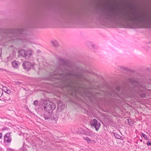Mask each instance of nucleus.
Here are the masks:
<instances>
[{"instance_id": "obj_1", "label": "nucleus", "mask_w": 151, "mask_h": 151, "mask_svg": "<svg viewBox=\"0 0 151 151\" xmlns=\"http://www.w3.org/2000/svg\"><path fill=\"white\" fill-rule=\"evenodd\" d=\"M104 15L106 19L114 21L123 20L137 22L141 28H151V15L147 13L137 11L125 12L123 10L116 11L110 8L105 11Z\"/></svg>"}, {"instance_id": "obj_2", "label": "nucleus", "mask_w": 151, "mask_h": 151, "mask_svg": "<svg viewBox=\"0 0 151 151\" xmlns=\"http://www.w3.org/2000/svg\"><path fill=\"white\" fill-rule=\"evenodd\" d=\"M43 103L44 104L42 106V109H44V110L46 111L50 112L52 111L56 107V106L54 103L50 102H48L45 101H43Z\"/></svg>"}, {"instance_id": "obj_3", "label": "nucleus", "mask_w": 151, "mask_h": 151, "mask_svg": "<svg viewBox=\"0 0 151 151\" xmlns=\"http://www.w3.org/2000/svg\"><path fill=\"white\" fill-rule=\"evenodd\" d=\"M23 57L27 59L29 58L33 53V51L31 50H22L20 51Z\"/></svg>"}, {"instance_id": "obj_4", "label": "nucleus", "mask_w": 151, "mask_h": 151, "mask_svg": "<svg viewBox=\"0 0 151 151\" xmlns=\"http://www.w3.org/2000/svg\"><path fill=\"white\" fill-rule=\"evenodd\" d=\"M34 65V64L31 63L29 61H25L23 62L22 66L25 69L29 70L33 67Z\"/></svg>"}, {"instance_id": "obj_5", "label": "nucleus", "mask_w": 151, "mask_h": 151, "mask_svg": "<svg viewBox=\"0 0 151 151\" xmlns=\"http://www.w3.org/2000/svg\"><path fill=\"white\" fill-rule=\"evenodd\" d=\"M91 125L92 127H94L97 131L100 127V123L96 119H93L91 122Z\"/></svg>"}, {"instance_id": "obj_6", "label": "nucleus", "mask_w": 151, "mask_h": 151, "mask_svg": "<svg viewBox=\"0 0 151 151\" xmlns=\"http://www.w3.org/2000/svg\"><path fill=\"white\" fill-rule=\"evenodd\" d=\"M12 139L11 137L10 133L8 132L4 136V142L8 144L10 143L12 141Z\"/></svg>"}, {"instance_id": "obj_7", "label": "nucleus", "mask_w": 151, "mask_h": 151, "mask_svg": "<svg viewBox=\"0 0 151 151\" xmlns=\"http://www.w3.org/2000/svg\"><path fill=\"white\" fill-rule=\"evenodd\" d=\"M83 139L86 140L88 143L92 144L96 143V140L90 139L88 137H84Z\"/></svg>"}, {"instance_id": "obj_8", "label": "nucleus", "mask_w": 151, "mask_h": 151, "mask_svg": "<svg viewBox=\"0 0 151 151\" xmlns=\"http://www.w3.org/2000/svg\"><path fill=\"white\" fill-rule=\"evenodd\" d=\"M20 63L18 61H14L12 62V65L13 67L15 68H17Z\"/></svg>"}, {"instance_id": "obj_9", "label": "nucleus", "mask_w": 151, "mask_h": 151, "mask_svg": "<svg viewBox=\"0 0 151 151\" xmlns=\"http://www.w3.org/2000/svg\"><path fill=\"white\" fill-rule=\"evenodd\" d=\"M51 113L50 112L45 111L44 115V116L45 119H48L50 117Z\"/></svg>"}, {"instance_id": "obj_10", "label": "nucleus", "mask_w": 151, "mask_h": 151, "mask_svg": "<svg viewBox=\"0 0 151 151\" xmlns=\"http://www.w3.org/2000/svg\"><path fill=\"white\" fill-rule=\"evenodd\" d=\"M61 63H63L64 65L69 66V62L67 60H64L62 59L61 60Z\"/></svg>"}, {"instance_id": "obj_11", "label": "nucleus", "mask_w": 151, "mask_h": 151, "mask_svg": "<svg viewBox=\"0 0 151 151\" xmlns=\"http://www.w3.org/2000/svg\"><path fill=\"white\" fill-rule=\"evenodd\" d=\"M14 32H16L17 33L19 34V35H22L24 32V31L22 29H14Z\"/></svg>"}, {"instance_id": "obj_12", "label": "nucleus", "mask_w": 151, "mask_h": 151, "mask_svg": "<svg viewBox=\"0 0 151 151\" xmlns=\"http://www.w3.org/2000/svg\"><path fill=\"white\" fill-rule=\"evenodd\" d=\"M113 134H114V136L116 138L119 139L121 137L119 134H116L114 132H113Z\"/></svg>"}, {"instance_id": "obj_13", "label": "nucleus", "mask_w": 151, "mask_h": 151, "mask_svg": "<svg viewBox=\"0 0 151 151\" xmlns=\"http://www.w3.org/2000/svg\"><path fill=\"white\" fill-rule=\"evenodd\" d=\"M62 104L61 103H59L58 105V108L59 109L62 110Z\"/></svg>"}, {"instance_id": "obj_14", "label": "nucleus", "mask_w": 151, "mask_h": 151, "mask_svg": "<svg viewBox=\"0 0 151 151\" xmlns=\"http://www.w3.org/2000/svg\"><path fill=\"white\" fill-rule=\"evenodd\" d=\"M139 94L140 97L142 98H145L146 97L144 93H139Z\"/></svg>"}, {"instance_id": "obj_15", "label": "nucleus", "mask_w": 151, "mask_h": 151, "mask_svg": "<svg viewBox=\"0 0 151 151\" xmlns=\"http://www.w3.org/2000/svg\"><path fill=\"white\" fill-rule=\"evenodd\" d=\"M52 44L55 46H56L58 45V42L56 41H52Z\"/></svg>"}, {"instance_id": "obj_16", "label": "nucleus", "mask_w": 151, "mask_h": 151, "mask_svg": "<svg viewBox=\"0 0 151 151\" xmlns=\"http://www.w3.org/2000/svg\"><path fill=\"white\" fill-rule=\"evenodd\" d=\"M142 133V136L145 138V139H147V136L145 135V134L143 133Z\"/></svg>"}, {"instance_id": "obj_17", "label": "nucleus", "mask_w": 151, "mask_h": 151, "mask_svg": "<svg viewBox=\"0 0 151 151\" xmlns=\"http://www.w3.org/2000/svg\"><path fill=\"white\" fill-rule=\"evenodd\" d=\"M4 91L5 93L7 94H9L11 93V91L9 89H6V90Z\"/></svg>"}, {"instance_id": "obj_18", "label": "nucleus", "mask_w": 151, "mask_h": 151, "mask_svg": "<svg viewBox=\"0 0 151 151\" xmlns=\"http://www.w3.org/2000/svg\"><path fill=\"white\" fill-rule=\"evenodd\" d=\"M33 104L36 106H37L38 104V101H37L35 100Z\"/></svg>"}, {"instance_id": "obj_19", "label": "nucleus", "mask_w": 151, "mask_h": 151, "mask_svg": "<svg viewBox=\"0 0 151 151\" xmlns=\"http://www.w3.org/2000/svg\"><path fill=\"white\" fill-rule=\"evenodd\" d=\"M7 151H14V150H13L10 148H7Z\"/></svg>"}, {"instance_id": "obj_20", "label": "nucleus", "mask_w": 151, "mask_h": 151, "mask_svg": "<svg viewBox=\"0 0 151 151\" xmlns=\"http://www.w3.org/2000/svg\"><path fill=\"white\" fill-rule=\"evenodd\" d=\"M2 138V133H0V139H1Z\"/></svg>"}, {"instance_id": "obj_21", "label": "nucleus", "mask_w": 151, "mask_h": 151, "mask_svg": "<svg viewBox=\"0 0 151 151\" xmlns=\"http://www.w3.org/2000/svg\"><path fill=\"white\" fill-rule=\"evenodd\" d=\"M146 90H148V91H151V89H145V91Z\"/></svg>"}, {"instance_id": "obj_22", "label": "nucleus", "mask_w": 151, "mask_h": 151, "mask_svg": "<svg viewBox=\"0 0 151 151\" xmlns=\"http://www.w3.org/2000/svg\"><path fill=\"white\" fill-rule=\"evenodd\" d=\"M119 88H118V90H119Z\"/></svg>"}, {"instance_id": "obj_23", "label": "nucleus", "mask_w": 151, "mask_h": 151, "mask_svg": "<svg viewBox=\"0 0 151 151\" xmlns=\"http://www.w3.org/2000/svg\"><path fill=\"white\" fill-rule=\"evenodd\" d=\"M69 87H71V86H70V85H69Z\"/></svg>"}, {"instance_id": "obj_24", "label": "nucleus", "mask_w": 151, "mask_h": 151, "mask_svg": "<svg viewBox=\"0 0 151 151\" xmlns=\"http://www.w3.org/2000/svg\"><path fill=\"white\" fill-rule=\"evenodd\" d=\"M140 141H141V142H142V139H141V140H140Z\"/></svg>"}, {"instance_id": "obj_25", "label": "nucleus", "mask_w": 151, "mask_h": 151, "mask_svg": "<svg viewBox=\"0 0 151 151\" xmlns=\"http://www.w3.org/2000/svg\"><path fill=\"white\" fill-rule=\"evenodd\" d=\"M16 38H15V39H16Z\"/></svg>"}, {"instance_id": "obj_26", "label": "nucleus", "mask_w": 151, "mask_h": 151, "mask_svg": "<svg viewBox=\"0 0 151 151\" xmlns=\"http://www.w3.org/2000/svg\"><path fill=\"white\" fill-rule=\"evenodd\" d=\"M150 81H151V79H150Z\"/></svg>"}]
</instances>
